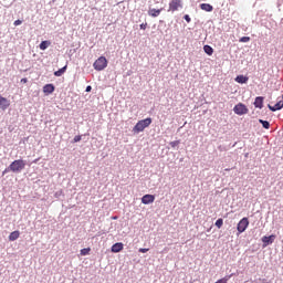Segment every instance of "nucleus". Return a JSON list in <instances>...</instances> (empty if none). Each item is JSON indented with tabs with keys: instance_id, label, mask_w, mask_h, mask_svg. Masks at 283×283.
Wrapping results in <instances>:
<instances>
[{
	"instance_id": "obj_11",
	"label": "nucleus",
	"mask_w": 283,
	"mask_h": 283,
	"mask_svg": "<svg viewBox=\"0 0 283 283\" xmlns=\"http://www.w3.org/2000/svg\"><path fill=\"white\" fill-rule=\"evenodd\" d=\"M123 249H124L123 243L117 242V243L112 245L111 251H112V253H120V251H123Z\"/></svg>"
},
{
	"instance_id": "obj_1",
	"label": "nucleus",
	"mask_w": 283,
	"mask_h": 283,
	"mask_svg": "<svg viewBox=\"0 0 283 283\" xmlns=\"http://www.w3.org/2000/svg\"><path fill=\"white\" fill-rule=\"evenodd\" d=\"M22 169H25V161L23 159H17L10 164V166L3 170L2 176L12 171L13 174H21Z\"/></svg>"
},
{
	"instance_id": "obj_14",
	"label": "nucleus",
	"mask_w": 283,
	"mask_h": 283,
	"mask_svg": "<svg viewBox=\"0 0 283 283\" xmlns=\"http://www.w3.org/2000/svg\"><path fill=\"white\" fill-rule=\"evenodd\" d=\"M54 90H55L54 84H45L43 86V92L45 94H53Z\"/></svg>"
},
{
	"instance_id": "obj_19",
	"label": "nucleus",
	"mask_w": 283,
	"mask_h": 283,
	"mask_svg": "<svg viewBox=\"0 0 283 283\" xmlns=\"http://www.w3.org/2000/svg\"><path fill=\"white\" fill-rule=\"evenodd\" d=\"M203 52H206V54H208V56H212L213 55V48H211V45H205L203 46Z\"/></svg>"
},
{
	"instance_id": "obj_3",
	"label": "nucleus",
	"mask_w": 283,
	"mask_h": 283,
	"mask_svg": "<svg viewBox=\"0 0 283 283\" xmlns=\"http://www.w3.org/2000/svg\"><path fill=\"white\" fill-rule=\"evenodd\" d=\"M94 70L97 72H103L107 67V59L105 56H99L93 64Z\"/></svg>"
},
{
	"instance_id": "obj_27",
	"label": "nucleus",
	"mask_w": 283,
	"mask_h": 283,
	"mask_svg": "<svg viewBox=\"0 0 283 283\" xmlns=\"http://www.w3.org/2000/svg\"><path fill=\"white\" fill-rule=\"evenodd\" d=\"M139 28H140V30H147V23H142V24L139 25Z\"/></svg>"
},
{
	"instance_id": "obj_25",
	"label": "nucleus",
	"mask_w": 283,
	"mask_h": 283,
	"mask_svg": "<svg viewBox=\"0 0 283 283\" xmlns=\"http://www.w3.org/2000/svg\"><path fill=\"white\" fill-rule=\"evenodd\" d=\"M184 19L185 21H187V23H191V18L189 17V14H186Z\"/></svg>"
},
{
	"instance_id": "obj_8",
	"label": "nucleus",
	"mask_w": 283,
	"mask_h": 283,
	"mask_svg": "<svg viewBox=\"0 0 283 283\" xmlns=\"http://www.w3.org/2000/svg\"><path fill=\"white\" fill-rule=\"evenodd\" d=\"M156 200V196L154 195H145L142 198V203L143 205H151Z\"/></svg>"
},
{
	"instance_id": "obj_32",
	"label": "nucleus",
	"mask_w": 283,
	"mask_h": 283,
	"mask_svg": "<svg viewBox=\"0 0 283 283\" xmlns=\"http://www.w3.org/2000/svg\"><path fill=\"white\" fill-rule=\"evenodd\" d=\"M33 163H39V159H35Z\"/></svg>"
},
{
	"instance_id": "obj_9",
	"label": "nucleus",
	"mask_w": 283,
	"mask_h": 283,
	"mask_svg": "<svg viewBox=\"0 0 283 283\" xmlns=\"http://www.w3.org/2000/svg\"><path fill=\"white\" fill-rule=\"evenodd\" d=\"M268 107L271 112H277V111L282 109V107H283V95H282L281 99H279L277 103L274 106L269 105Z\"/></svg>"
},
{
	"instance_id": "obj_24",
	"label": "nucleus",
	"mask_w": 283,
	"mask_h": 283,
	"mask_svg": "<svg viewBox=\"0 0 283 283\" xmlns=\"http://www.w3.org/2000/svg\"><path fill=\"white\" fill-rule=\"evenodd\" d=\"M240 43H249L251 41L250 36H242L240 40Z\"/></svg>"
},
{
	"instance_id": "obj_26",
	"label": "nucleus",
	"mask_w": 283,
	"mask_h": 283,
	"mask_svg": "<svg viewBox=\"0 0 283 283\" xmlns=\"http://www.w3.org/2000/svg\"><path fill=\"white\" fill-rule=\"evenodd\" d=\"M139 253H147V251H149L148 248H140L139 250Z\"/></svg>"
},
{
	"instance_id": "obj_23",
	"label": "nucleus",
	"mask_w": 283,
	"mask_h": 283,
	"mask_svg": "<svg viewBox=\"0 0 283 283\" xmlns=\"http://www.w3.org/2000/svg\"><path fill=\"white\" fill-rule=\"evenodd\" d=\"M92 251V249L90 248H84L81 250V255H90V252Z\"/></svg>"
},
{
	"instance_id": "obj_7",
	"label": "nucleus",
	"mask_w": 283,
	"mask_h": 283,
	"mask_svg": "<svg viewBox=\"0 0 283 283\" xmlns=\"http://www.w3.org/2000/svg\"><path fill=\"white\" fill-rule=\"evenodd\" d=\"M8 107H10V99L0 95V109H2V112H6Z\"/></svg>"
},
{
	"instance_id": "obj_16",
	"label": "nucleus",
	"mask_w": 283,
	"mask_h": 283,
	"mask_svg": "<svg viewBox=\"0 0 283 283\" xmlns=\"http://www.w3.org/2000/svg\"><path fill=\"white\" fill-rule=\"evenodd\" d=\"M200 8L205 11V12H213V6L209 4V3H201Z\"/></svg>"
},
{
	"instance_id": "obj_10",
	"label": "nucleus",
	"mask_w": 283,
	"mask_h": 283,
	"mask_svg": "<svg viewBox=\"0 0 283 283\" xmlns=\"http://www.w3.org/2000/svg\"><path fill=\"white\" fill-rule=\"evenodd\" d=\"M262 242L264 247H269V244H273V242H275V234H271L270 237H263Z\"/></svg>"
},
{
	"instance_id": "obj_5",
	"label": "nucleus",
	"mask_w": 283,
	"mask_h": 283,
	"mask_svg": "<svg viewBox=\"0 0 283 283\" xmlns=\"http://www.w3.org/2000/svg\"><path fill=\"white\" fill-rule=\"evenodd\" d=\"M247 229H249V218L244 217L239 221L237 230L238 233H244Z\"/></svg>"
},
{
	"instance_id": "obj_2",
	"label": "nucleus",
	"mask_w": 283,
	"mask_h": 283,
	"mask_svg": "<svg viewBox=\"0 0 283 283\" xmlns=\"http://www.w3.org/2000/svg\"><path fill=\"white\" fill-rule=\"evenodd\" d=\"M151 125V117H147L145 119L139 120L133 128L134 134H140V132H145L147 127Z\"/></svg>"
},
{
	"instance_id": "obj_13",
	"label": "nucleus",
	"mask_w": 283,
	"mask_h": 283,
	"mask_svg": "<svg viewBox=\"0 0 283 283\" xmlns=\"http://www.w3.org/2000/svg\"><path fill=\"white\" fill-rule=\"evenodd\" d=\"M254 106L258 107L259 109H262L264 107V97L259 96L254 101Z\"/></svg>"
},
{
	"instance_id": "obj_21",
	"label": "nucleus",
	"mask_w": 283,
	"mask_h": 283,
	"mask_svg": "<svg viewBox=\"0 0 283 283\" xmlns=\"http://www.w3.org/2000/svg\"><path fill=\"white\" fill-rule=\"evenodd\" d=\"M259 123H261L264 129H269V127H271V124L268 120L260 119Z\"/></svg>"
},
{
	"instance_id": "obj_28",
	"label": "nucleus",
	"mask_w": 283,
	"mask_h": 283,
	"mask_svg": "<svg viewBox=\"0 0 283 283\" xmlns=\"http://www.w3.org/2000/svg\"><path fill=\"white\" fill-rule=\"evenodd\" d=\"M21 23H23L21 20H15L14 22H13V25H21Z\"/></svg>"
},
{
	"instance_id": "obj_30",
	"label": "nucleus",
	"mask_w": 283,
	"mask_h": 283,
	"mask_svg": "<svg viewBox=\"0 0 283 283\" xmlns=\"http://www.w3.org/2000/svg\"><path fill=\"white\" fill-rule=\"evenodd\" d=\"M21 83H28V78H27V77H23V78L21 80Z\"/></svg>"
},
{
	"instance_id": "obj_4",
	"label": "nucleus",
	"mask_w": 283,
	"mask_h": 283,
	"mask_svg": "<svg viewBox=\"0 0 283 283\" xmlns=\"http://www.w3.org/2000/svg\"><path fill=\"white\" fill-rule=\"evenodd\" d=\"M233 112L238 116H244V114H249V108L247 107V105L239 103L234 106Z\"/></svg>"
},
{
	"instance_id": "obj_29",
	"label": "nucleus",
	"mask_w": 283,
	"mask_h": 283,
	"mask_svg": "<svg viewBox=\"0 0 283 283\" xmlns=\"http://www.w3.org/2000/svg\"><path fill=\"white\" fill-rule=\"evenodd\" d=\"M74 140L75 143H78L81 140V136H75Z\"/></svg>"
},
{
	"instance_id": "obj_31",
	"label": "nucleus",
	"mask_w": 283,
	"mask_h": 283,
	"mask_svg": "<svg viewBox=\"0 0 283 283\" xmlns=\"http://www.w3.org/2000/svg\"><path fill=\"white\" fill-rule=\"evenodd\" d=\"M86 92H92V86H87Z\"/></svg>"
},
{
	"instance_id": "obj_18",
	"label": "nucleus",
	"mask_w": 283,
	"mask_h": 283,
	"mask_svg": "<svg viewBox=\"0 0 283 283\" xmlns=\"http://www.w3.org/2000/svg\"><path fill=\"white\" fill-rule=\"evenodd\" d=\"M248 81H249V77H247V76H244V75H238V76L235 77V82H237V83L244 84V83H248Z\"/></svg>"
},
{
	"instance_id": "obj_15",
	"label": "nucleus",
	"mask_w": 283,
	"mask_h": 283,
	"mask_svg": "<svg viewBox=\"0 0 283 283\" xmlns=\"http://www.w3.org/2000/svg\"><path fill=\"white\" fill-rule=\"evenodd\" d=\"M163 12V8L161 9H149L148 14L149 17H160V13Z\"/></svg>"
},
{
	"instance_id": "obj_12",
	"label": "nucleus",
	"mask_w": 283,
	"mask_h": 283,
	"mask_svg": "<svg viewBox=\"0 0 283 283\" xmlns=\"http://www.w3.org/2000/svg\"><path fill=\"white\" fill-rule=\"evenodd\" d=\"M21 235V232L19 230H15L9 234V242H14L15 240H19Z\"/></svg>"
},
{
	"instance_id": "obj_6",
	"label": "nucleus",
	"mask_w": 283,
	"mask_h": 283,
	"mask_svg": "<svg viewBox=\"0 0 283 283\" xmlns=\"http://www.w3.org/2000/svg\"><path fill=\"white\" fill-rule=\"evenodd\" d=\"M181 8H182V0H171L169 2L168 12H177V10H180Z\"/></svg>"
},
{
	"instance_id": "obj_17",
	"label": "nucleus",
	"mask_w": 283,
	"mask_h": 283,
	"mask_svg": "<svg viewBox=\"0 0 283 283\" xmlns=\"http://www.w3.org/2000/svg\"><path fill=\"white\" fill-rule=\"evenodd\" d=\"M52 45V42L45 40L40 43V50H48Z\"/></svg>"
},
{
	"instance_id": "obj_20",
	"label": "nucleus",
	"mask_w": 283,
	"mask_h": 283,
	"mask_svg": "<svg viewBox=\"0 0 283 283\" xmlns=\"http://www.w3.org/2000/svg\"><path fill=\"white\" fill-rule=\"evenodd\" d=\"M66 70H67V65H65L64 67L55 71L54 76H63V73L66 72Z\"/></svg>"
},
{
	"instance_id": "obj_22",
	"label": "nucleus",
	"mask_w": 283,
	"mask_h": 283,
	"mask_svg": "<svg viewBox=\"0 0 283 283\" xmlns=\"http://www.w3.org/2000/svg\"><path fill=\"white\" fill-rule=\"evenodd\" d=\"M214 224H216V227H217L218 229H222V224H224V220L218 219Z\"/></svg>"
}]
</instances>
